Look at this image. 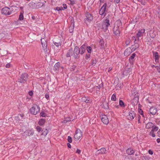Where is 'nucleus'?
<instances>
[{
    "mask_svg": "<svg viewBox=\"0 0 160 160\" xmlns=\"http://www.w3.org/2000/svg\"><path fill=\"white\" fill-rule=\"evenodd\" d=\"M73 49L72 48H70L68 51L66 56L67 58L70 57L71 56L73 55Z\"/></svg>",
    "mask_w": 160,
    "mask_h": 160,
    "instance_id": "nucleus-19",
    "label": "nucleus"
},
{
    "mask_svg": "<svg viewBox=\"0 0 160 160\" xmlns=\"http://www.w3.org/2000/svg\"><path fill=\"white\" fill-rule=\"evenodd\" d=\"M145 30L141 29L138 31V33L136 34V37L138 41L139 40V38H143L144 34H145Z\"/></svg>",
    "mask_w": 160,
    "mask_h": 160,
    "instance_id": "nucleus-4",
    "label": "nucleus"
},
{
    "mask_svg": "<svg viewBox=\"0 0 160 160\" xmlns=\"http://www.w3.org/2000/svg\"><path fill=\"white\" fill-rule=\"evenodd\" d=\"M110 15H108L106 17L105 19H104L102 22V27L104 31L107 32L108 30V27L110 26L109 22Z\"/></svg>",
    "mask_w": 160,
    "mask_h": 160,
    "instance_id": "nucleus-1",
    "label": "nucleus"
},
{
    "mask_svg": "<svg viewBox=\"0 0 160 160\" xmlns=\"http://www.w3.org/2000/svg\"><path fill=\"white\" fill-rule=\"evenodd\" d=\"M28 77V75L26 73L22 74L20 77V78L18 79V81L21 83H24L27 81Z\"/></svg>",
    "mask_w": 160,
    "mask_h": 160,
    "instance_id": "nucleus-6",
    "label": "nucleus"
},
{
    "mask_svg": "<svg viewBox=\"0 0 160 160\" xmlns=\"http://www.w3.org/2000/svg\"><path fill=\"white\" fill-rule=\"evenodd\" d=\"M117 27L118 26H114L113 28V32L116 35H118L120 32L119 28H118Z\"/></svg>",
    "mask_w": 160,
    "mask_h": 160,
    "instance_id": "nucleus-17",
    "label": "nucleus"
},
{
    "mask_svg": "<svg viewBox=\"0 0 160 160\" xmlns=\"http://www.w3.org/2000/svg\"><path fill=\"white\" fill-rule=\"evenodd\" d=\"M67 145L68 148H71V146L69 142H68L67 143Z\"/></svg>",
    "mask_w": 160,
    "mask_h": 160,
    "instance_id": "nucleus-56",
    "label": "nucleus"
},
{
    "mask_svg": "<svg viewBox=\"0 0 160 160\" xmlns=\"http://www.w3.org/2000/svg\"><path fill=\"white\" fill-rule=\"evenodd\" d=\"M107 6V3H105L104 5L99 10V14L102 16L103 15V17H105L107 11L106 9Z\"/></svg>",
    "mask_w": 160,
    "mask_h": 160,
    "instance_id": "nucleus-5",
    "label": "nucleus"
},
{
    "mask_svg": "<svg viewBox=\"0 0 160 160\" xmlns=\"http://www.w3.org/2000/svg\"><path fill=\"white\" fill-rule=\"evenodd\" d=\"M79 53H80L79 48L78 46H76L74 48L73 54V58L75 59L77 58Z\"/></svg>",
    "mask_w": 160,
    "mask_h": 160,
    "instance_id": "nucleus-9",
    "label": "nucleus"
},
{
    "mask_svg": "<svg viewBox=\"0 0 160 160\" xmlns=\"http://www.w3.org/2000/svg\"><path fill=\"white\" fill-rule=\"evenodd\" d=\"M74 28V23L73 22H71V25L69 28V31L70 33L73 32Z\"/></svg>",
    "mask_w": 160,
    "mask_h": 160,
    "instance_id": "nucleus-26",
    "label": "nucleus"
},
{
    "mask_svg": "<svg viewBox=\"0 0 160 160\" xmlns=\"http://www.w3.org/2000/svg\"><path fill=\"white\" fill-rule=\"evenodd\" d=\"M45 98L48 100L49 99V95L48 93H46L45 95Z\"/></svg>",
    "mask_w": 160,
    "mask_h": 160,
    "instance_id": "nucleus-46",
    "label": "nucleus"
},
{
    "mask_svg": "<svg viewBox=\"0 0 160 160\" xmlns=\"http://www.w3.org/2000/svg\"><path fill=\"white\" fill-rule=\"evenodd\" d=\"M159 129V128L157 126H154L152 128L151 130H152L153 132L154 131H157Z\"/></svg>",
    "mask_w": 160,
    "mask_h": 160,
    "instance_id": "nucleus-37",
    "label": "nucleus"
},
{
    "mask_svg": "<svg viewBox=\"0 0 160 160\" xmlns=\"http://www.w3.org/2000/svg\"><path fill=\"white\" fill-rule=\"evenodd\" d=\"M116 94L114 93L113 94L111 97V100L112 101H116Z\"/></svg>",
    "mask_w": 160,
    "mask_h": 160,
    "instance_id": "nucleus-38",
    "label": "nucleus"
},
{
    "mask_svg": "<svg viewBox=\"0 0 160 160\" xmlns=\"http://www.w3.org/2000/svg\"><path fill=\"white\" fill-rule=\"evenodd\" d=\"M101 120L102 122L104 124L107 125L109 122L108 118L106 115H102V117H101Z\"/></svg>",
    "mask_w": 160,
    "mask_h": 160,
    "instance_id": "nucleus-11",
    "label": "nucleus"
},
{
    "mask_svg": "<svg viewBox=\"0 0 160 160\" xmlns=\"http://www.w3.org/2000/svg\"><path fill=\"white\" fill-rule=\"evenodd\" d=\"M60 65V63L59 62L56 63L54 67V70L55 72H57L59 70Z\"/></svg>",
    "mask_w": 160,
    "mask_h": 160,
    "instance_id": "nucleus-25",
    "label": "nucleus"
},
{
    "mask_svg": "<svg viewBox=\"0 0 160 160\" xmlns=\"http://www.w3.org/2000/svg\"><path fill=\"white\" fill-rule=\"evenodd\" d=\"M97 62L96 60H93L92 61V65H94Z\"/></svg>",
    "mask_w": 160,
    "mask_h": 160,
    "instance_id": "nucleus-51",
    "label": "nucleus"
},
{
    "mask_svg": "<svg viewBox=\"0 0 160 160\" xmlns=\"http://www.w3.org/2000/svg\"><path fill=\"white\" fill-rule=\"evenodd\" d=\"M62 7H63V8L64 9H66L67 8V5L65 4H63L62 5Z\"/></svg>",
    "mask_w": 160,
    "mask_h": 160,
    "instance_id": "nucleus-49",
    "label": "nucleus"
},
{
    "mask_svg": "<svg viewBox=\"0 0 160 160\" xmlns=\"http://www.w3.org/2000/svg\"><path fill=\"white\" fill-rule=\"evenodd\" d=\"M132 39L134 41V42H135L137 40H138L137 38V37H136V35L135 36H133L132 37Z\"/></svg>",
    "mask_w": 160,
    "mask_h": 160,
    "instance_id": "nucleus-44",
    "label": "nucleus"
},
{
    "mask_svg": "<svg viewBox=\"0 0 160 160\" xmlns=\"http://www.w3.org/2000/svg\"><path fill=\"white\" fill-rule=\"evenodd\" d=\"M149 134L151 136H152L153 137H155V135L154 133V132H153L152 130H151L149 133Z\"/></svg>",
    "mask_w": 160,
    "mask_h": 160,
    "instance_id": "nucleus-42",
    "label": "nucleus"
},
{
    "mask_svg": "<svg viewBox=\"0 0 160 160\" xmlns=\"http://www.w3.org/2000/svg\"><path fill=\"white\" fill-rule=\"evenodd\" d=\"M54 10H57L58 11H60L61 9H60V7H57L55 8H54Z\"/></svg>",
    "mask_w": 160,
    "mask_h": 160,
    "instance_id": "nucleus-52",
    "label": "nucleus"
},
{
    "mask_svg": "<svg viewBox=\"0 0 160 160\" xmlns=\"http://www.w3.org/2000/svg\"><path fill=\"white\" fill-rule=\"evenodd\" d=\"M82 132L79 129H77L75 131V134L74 135V138L78 140L82 136Z\"/></svg>",
    "mask_w": 160,
    "mask_h": 160,
    "instance_id": "nucleus-7",
    "label": "nucleus"
},
{
    "mask_svg": "<svg viewBox=\"0 0 160 160\" xmlns=\"http://www.w3.org/2000/svg\"><path fill=\"white\" fill-rule=\"evenodd\" d=\"M135 114L133 111H131L128 113V115L127 116V118L129 120H132L135 118Z\"/></svg>",
    "mask_w": 160,
    "mask_h": 160,
    "instance_id": "nucleus-10",
    "label": "nucleus"
},
{
    "mask_svg": "<svg viewBox=\"0 0 160 160\" xmlns=\"http://www.w3.org/2000/svg\"><path fill=\"white\" fill-rule=\"evenodd\" d=\"M40 116L43 117H45L47 116L46 114L44 112L42 111L40 113Z\"/></svg>",
    "mask_w": 160,
    "mask_h": 160,
    "instance_id": "nucleus-39",
    "label": "nucleus"
},
{
    "mask_svg": "<svg viewBox=\"0 0 160 160\" xmlns=\"http://www.w3.org/2000/svg\"><path fill=\"white\" fill-rule=\"evenodd\" d=\"M36 129H37V131L38 132H40L41 131H42V128L39 126H38L36 127Z\"/></svg>",
    "mask_w": 160,
    "mask_h": 160,
    "instance_id": "nucleus-40",
    "label": "nucleus"
},
{
    "mask_svg": "<svg viewBox=\"0 0 160 160\" xmlns=\"http://www.w3.org/2000/svg\"><path fill=\"white\" fill-rule=\"evenodd\" d=\"M157 134L158 136L159 137H160V130H159V131L158 132Z\"/></svg>",
    "mask_w": 160,
    "mask_h": 160,
    "instance_id": "nucleus-61",
    "label": "nucleus"
},
{
    "mask_svg": "<svg viewBox=\"0 0 160 160\" xmlns=\"http://www.w3.org/2000/svg\"><path fill=\"white\" fill-rule=\"evenodd\" d=\"M87 52L89 53H91L92 51V48L90 46H87L86 47Z\"/></svg>",
    "mask_w": 160,
    "mask_h": 160,
    "instance_id": "nucleus-34",
    "label": "nucleus"
},
{
    "mask_svg": "<svg viewBox=\"0 0 160 160\" xmlns=\"http://www.w3.org/2000/svg\"><path fill=\"white\" fill-rule=\"evenodd\" d=\"M46 120L45 119H40L39 120L38 122V124L40 126H42L45 124V122H46Z\"/></svg>",
    "mask_w": 160,
    "mask_h": 160,
    "instance_id": "nucleus-21",
    "label": "nucleus"
},
{
    "mask_svg": "<svg viewBox=\"0 0 160 160\" xmlns=\"http://www.w3.org/2000/svg\"><path fill=\"white\" fill-rule=\"evenodd\" d=\"M71 121V119L70 117H68L65 118V119L62 121V122L64 123H66L67 122H70Z\"/></svg>",
    "mask_w": 160,
    "mask_h": 160,
    "instance_id": "nucleus-30",
    "label": "nucleus"
},
{
    "mask_svg": "<svg viewBox=\"0 0 160 160\" xmlns=\"http://www.w3.org/2000/svg\"><path fill=\"white\" fill-rule=\"evenodd\" d=\"M142 160H149L150 157L148 156H142L140 157Z\"/></svg>",
    "mask_w": 160,
    "mask_h": 160,
    "instance_id": "nucleus-33",
    "label": "nucleus"
},
{
    "mask_svg": "<svg viewBox=\"0 0 160 160\" xmlns=\"http://www.w3.org/2000/svg\"><path fill=\"white\" fill-rule=\"evenodd\" d=\"M24 13V11L23 10L20 12V15H19L18 20H23V14Z\"/></svg>",
    "mask_w": 160,
    "mask_h": 160,
    "instance_id": "nucleus-32",
    "label": "nucleus"
},
{
    "mask_svg": "<svg viewBox=\"0 0 160 160\" xmlns=\"http://www.w3.org/2000/svg\"><path fill=\"white\" fill-rule=\"evenodd\" d=\"M139 47V44L138 43H135L134 44L132 45L130 48L132 50V51L134 52Z\"/></svg>",
    "mask_w": 160,
    "mask_h": 160,
    "instance_id": "nucleus-15",
    "label": "nucleus"
},
{
    "mask_svg": "<svg viewBox=\"0 0 160 160\" xmlns=\"http://www.w3.org/2000/svg\"><path fill=\"white\" fill-rule=\"evenodd\" d=\"M87 47V45L86 44H83L81 47L80 48H79L81 54L82 55L84 53Z\"/></svg>",
    "mask_w": 160,
    "mask_h": 160,
    "instance_id": "nucleus-13",
    "label": "nucleus"
},
{
    "mask_svg": "<svg viewBox=\"0 0 160 160\" xmlns=\"http://www.w3.org/2000/svg\"><path fill=\"white\" fill-rule=\"evenodd\" d=\"M29 94L30 96H31L33 95V93L32 91H31L29 92Z\"/></svg>",
    "mask_w": 160,
    "mask_h": 160,
    "instance_id": "nucleus-58",
    "label": "nucleus"
},
{
    "mask_svg": "<svg viewBox=\"0 0 160 160\" xmlns=\"http://www.w3.org/2000/svg\"><path fill=\"white\" fill-rule=\"evenodd\" d=\"M107 150L105 148H102L98 150L97 152H98L99 154H104L106 152Z\"/></svg>",
    "mask_w": 160,
    "mask_h": 160,
    "instance_id": "nucleus-22",
    "label": "nucleus"
},
{
    "mask_svg": "<svg viewBox=\"0 0 160 160\" xmlns=\"http://www.w3.org/2000/svg\"><path fill=\"white\" fill-rule=\"evenodd\" d=\"M12 12V8H8L7 7H5L2 10V14L5 15H10Z\"/></svg>",
    "mask_w": 160,
    "mask_h": 160,
    "instance_id": "nucleus-3",
    "label": "nucleus"
},
{
    "mask_svg": "<svg viewBox=\"0 0 160 160\" xmlns=\"http://www.w3.org/2000/svg\"><path fill=\"white\" fill-rule=\"evenodd\" d=\"M139 113L140 114H141L142 115V117H144V115H143V111H141V112H139Z\"/></svg>",
    "mask_w": 160,
    "mask_h": 160,
    "instance_id": "nucleus-59",
    "label": "nucleus"
},
{
    "mask_svg": "<svg viewBox=\"0 0 160 160\" xmlns=\"http://www.w3.org/2000/svg\"><path fill=\"white\" fill-rule=\"evenodd\" d=\"M90 57V55L89 54H87L86 55L85 59L86 60H88Z\"/></svg>",
    "mask_w": 160,
    "mask_h": 160,
    "instance_id": "nucleus-45",
    "label": "nucleus"
},
{
    "mask_svg": "<svg viewBox=\"0 0 160 160\" xmlns=\"http://www.w3.org/2000/svg\"><path fill=\"white\" fill-rule=\"evenodd\" d=\"M120 2V0H115L114 2L115 3H118Z\"/></svg>",
    "mask_w": 160,
    "mask_h": 160,
    "instance_id": "nucleus-60",
    "label": "nucleus"
},
{
    "mask_svg": "<svg viewBox=\"0 0 160 160\" xmlns=\"http://www.w3.org/2000/svg\"><path fill=\"white\" fill-rule=\"evenodd\" d=\"M71 4L73 5L75 4V1L74 0H69Z\"/></svg>",
    "mask_w": 160,
    "mask_h": 160,
    "instance_id": "nucleus-47",
    "label": "nucleus"
},
{
    "mask_svg": "<svg viewBox=\"0 0 160 160\" xmlns=\"http://www.w3.org/2000/svg\"><path fill=\"white\" fill-rule=\"evenodd\" d=\"M41 43H44V41L46 42V39L44 38L41 39Z\"/></svg>",
    "mask_w": 160,
    "mask_h": 160,
    "instance_id": "nucleus-50",
    "label": "nucleus"
},
{
    "mask_svg": "<svg viewBox=\"0 0 160 160\" xmlns=\"http://www.w3.org/2000/svg\"><path fill=\"white\" fill-rule=\"evenodd\" d=\"M81 101L86 103H89L90 102V99L89 98L87 97H83L81 99Z\"/></svg>",
    "mask_w": 160,
    "mask_h": 160,
    "instance_id": "nucleus-16",
    "label": "nucleus"
},
{
    "mask_svg": "<svg viewBox=\"0 0 160 160\" xmlns=\"http://www.w3.org/2000/svg\"><path fill=\"white\" fill-rule=\"evenodd\" d=\"M53 43L55 45L58 47L59 46H61V43L60 42H54Z\"/></svg>",
    "mask_w": 160,
    "mask_h": 160,
    "instance_id": "nucleus-41",
    "label": "nucleus"
},
{
    "mask_svg": "<svg viewBox=\"0 0 160 160\" xmlns=\"http://www.w3.org/2000/svg\"><path fill=\"white\" fill-rule=\"evenodd\" d=\"M81 151L80 149H77L76 152L79 154L81 153Z\"/></svg>",
    "mask_w": 160,
    "mask_h": 160,
    "instance_id": "nucleus-54",
    "label": "nucleus"
},
{
    "mask_svg": "<svg viewBox=\"0 0 160 160\" xmlns=\"http://www.w3.org/2000/svg\"><path fill=\"white\" fill-rule=\"evenodd\" d=\"M93 19L92 15L89 12H87L85 14V18L84 19V22L87 25L90 23Z\"/></svg>",
    "mask_w": 160,
    "mask_h": 160,
    "instance_id": "nucleus-2",
    "label": "nucleus"
},
{
    "mask_svg": "<svg viewBox=\"0 0 160 160\" xmlns=\"http://www.w3.org/2000/svg\"><path fill=\"white\" fill-rule=\"evenodd\" d=\"M48 132V131L47 129L43 128L42 130V135L46 136Z\"/></svg>",
    "mask_w": 160,
    "mask_h": 160,
    "instance_id": "nucleus-28",
    "label": "nucleus"
},
{
    "mask_svg": "<svg viewBox=\"0 0 160 160\" xmlns=\"http://www.w3.org/2000/svg\"><path fill=\"white\" fill-rule=\"evenodd\" d=\"M44 43H42V49L44 52H46L47 51V48L46 42H44Z\"/></svg>",
    "mask_w": 160,
    "mask_h": 160,
    "instance_id": "nucleus-23",
    "label": "nucleus"
},
{
    "mask_svg": "<svg viewBox=\"0 0 160 160\" xmlns=\"http://www.w3.org/2000/svg\"><path fill=\"white\" fill-rule=\"evenodd\" d=\"M39 111H30V113L33 115H36L39 112Z\"/></svg>",
    "mask_w": 160,
    "mask_h": 160,
    "instance_id": "nucleus-36",
    "label": "nucleus"
},
{
    "mask_svg": "<svg viewBox=\"0 0 160 160\" xmlns=\"http://www.w3.org/2000/svg\"><path fill=\"white\" fill-rule=\"evenodd\" d=\"M126 152L129 155H133L135 152V150L132 148H129L127 150Z\"/></svg>",
    "mask_w": 160,
    "mask_h": 160,
    "instance_id": "nucleus-14",
    "label": "nucleus"
},
{
    "mask_svg": "<svg viewBox=\"0 0 160 160\" xmlns=\"http://www.w3.org/2000/svg\"><path fill=\"white\" fill-rule=\"evenodd\" d=\"M154 127V125L152 122H148L146 125V128L147 129H149L153 128Z\"/></svg>",
    "mask_w": 160,
    "mask_h": 160,
    "instance_id": "nucleus-24",
    "label": "nucleus"
},
{
    "mask_svg": "<svg viewBox=\"0 0 160 160\" xmlns=\"http://www.w3.org/2000/svg\"><path fill=\"white\" fill-rule=\"evenodd\" d=\"M112 67H110L108 70V72H109L110 71L112 70Z\"/></svg>",
    "mask_w": 160,
    "mask_h": 160,
    "instance_id": "nucleus-64",
    "label": "nucleus"
},
{
    "mask_svg": "<svg viewBox=\"0 0 160 160\" xmlns=\"http://www.w3.org/2000/svg\"><path fill=\"white\" fill-rule=\"evenodd\" d=\"M119 105L122 108L125 107L126 106L123 101L121 100H120L119 101Z\"/></svg>",
    "mask_w": 160,
    "mask_h": 160,
    "instance_id": "nucleus-31",
    "label": "nucleus"
},
{
    "mask_svg": "<svg viewBox=\"0 0 160 160\" xmlns=\"http://www.w3.org/2000/svg\"><path fill=\"white\" fill-rule=\"evenodd\" d=\"M39 110L40 108L36 104H34L30 110Z\"/></svg>",
    "mask_w": 160,
    "mask_h": 160,
    "instance_id": "nucleus-27",
    "label": "nucleus"
},
{
    "mask_svg": "<svg viewBox=\"0 0 160 160\" xmlns=\"http://www.w3.org/2000/svg\"><path fill=\"white\" fill-rule=\"evenodd\" d=\"M156 112H157L156 111H155L154 112H150V113L152 114L153 115L155 114L156 113Z\"/></svg>",
    "mask_w": 160,
    "mask_h": 160,
    "instance_id": "nucleus-57",
    "label": "nucleus"
},
{
    "mask_svg": "<svg viewBox=\"0 0 160 160\" xmlns=\"http://www.w3.org/2000/svg\"><path fill=\"white\" fill-rule=\"evenodd\" d=\"M152 52L155 62L158 63L159 62V55L158 52L154 51H152Z\"/></svg>",
    "mask_w": 160,
    "mask_h": 160,
    "instance_id": "nucleus-12",
    "label": "nucleus"
},
{
    "mask_svg": "<svg viewBox=\"0 0 160 160\" xmlns=\"http://www.w3.org/2000/svg\"><path fill=\"white\" fill-rule=\"evenodd\" d=\"M34 134V131L32 129H29L24 132L23 136L26 137L32 135Z\"/></svg>",
    "mask_w": 160,
    "mask_h": 160,
    "instance_id": "nucleus-8",
    "label": "nucleus"
},
{
    "mask_svg": "<svg viewBox=\"0 0 160 160\" xmlns=\"http://www.w3.org/2000/svg\"><path fill=\"white\" fill-rule=\"evenodd\" d=\"M122 25V23L120 21L118 20L115 23L114 26H118V28H119V27Z\"/></svg>",
    "mask_w": 160,
    "mask_h": 160,
    "instance_id": "nucleus-29",
    "label": "nucleus"
},
{
    "mask_svg": "<svg viewBox=\"0 0 160 160\" xmlns=\"http://www.w3.org/2000/svg\"><path fill=\"white\" fill-rule=\"evenodd\" d=\"M68 140L69 143H71L72 142V139L71 137L70 136H68Z\"/></svg>",
    "mask_w": 160,
    "mask_h": 160,
    "instance_id": "nucleus-43",
    "label": "nucleus"
},
{
    "mask_svg": "<svg viewBox=\"0 0 160 160\" xmlns=\"http://www.w3.org/2000/svg\"><path fill=\"white\" fill-rule=\"evenodd\" d=\"M148 153L150 154V155H152L153 154V152L151 150H149L148 151Z\"/></svg>",
    "mask_w": 160,
    "mask_h": 160,
    "instance_id": "nucleus-55",
    "label": "nucleus"
},
{
    "mask_svg": "<svg viewBox=\"0 0 160 160\" xmlns=\"http://www.w3.org/2000/svg\"><path fill=\"white\" fill-rule=\"evenodd\" d=\"M133 51H132V50L130 48H128L125 50L124 52V55L126 56H128Z\"/></svg>",
    "mask_w": 160,
    "mask_h": 160,
    "instance_id": "nucleus-18",
    "label": "nucleus"
},
{
    "mask_svg": "<svg viewBox=\"0 0 160 160\" xmlns=\"http://www.w3.org/2000/svg\"><path fill=\"white\" fill-rule=\"evenodd\" d=\"M157 142L158 143L160 142V138H158L157 139Z\"/></svg>",
    "mask_w": 160,
    "mask_h": 160,
    "instance_id": "nucleus-63",
    "label": "nucleus"
},
{
    "mask_svg": "<svg viewBox=\"0 0 160 160\" xmlns=\"http://www.w3.org/2000/svg\"><path fill=\"white\" fill-rule=\"evenodd\" d=\"M10 65H11L9 63H8L6 65V67L8 68H9L10 67Z\"/></svg>",
    "mask_w": 160,
    "mask_h": 160,
    "instance_id": "nucleus-53",
    "label": "nucleus"
},
{
    "mask_svg": "<svg viewBox=\"0 0 160 160\" xmlns=\"http://www.w3.org/2000/svg\"><path fill=\"white\" fill-rule=\"evenodd\" d=\"M140 115H138V122H140Z\"/></svg>",
    "mask_w": 160,
    "mask_h": 160,
    "instance_id": "nucleus-62",
    "label": "nucleus"
},
{
    "mask_svg": "<svg viewBox=\"0 0 160 160\" xmlns=\"http://www.w3.org/2000/svg\"><path fill=\"white\" fill-rule=\"evenodd\" d=\"M136 54L135 53H133L132 55L130 56V58L129 59V62L131 64H133V59L135 57Z\"/></svg>",
    "mask_w": 160,
    "mask_h": 160,
    "instance_id": "nucleus-20",
    "label": "nucleus"
},
{
    "mask_svg": "<svg viewBox=\"0 0 160 160\" xmlns=\"http://www.w3.org/2000/svg\"><path fill=\"white\" fill-rule=\"evenodd\" d=\"M43 4L41 2H39L37 4L36 7L37 8H39L42 7L43 6Z\"/></svg>",
    "mask_w": 160,
    "mask_h": 160,
    "instance_id": "nucleus-35",
    "label": "nucleus"
},
{
    "mask_svg": "<svg viewBox=\"0 0 160 160\" xmlns=\"http://www.w3.org/2000/svg\"><path fill=\"white\" fill-rule=\"evenodd\" d=\"M130 40H126L125 42V43L126 45L128 46L130 44Z\"/></svg>",
    "mask_w": 160,
    "mask_h": 160,
    "instance_id": "nucleus-48",
    "label": "nucleus"
}]
</instances>
